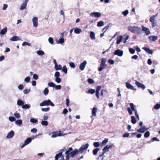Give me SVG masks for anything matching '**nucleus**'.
I'll list each match as a JSON object with an SVG mask.
<instances>
[{
	"instance_id": "680f3d73",
	"label": "nucleus",
	"mask_w": 160,
	"mask_h": 160,
	"mask_svg": "<svg viewBox=\"0 0 160 160\" xmlns=\"http://www.w3.org/2000/svg\"><path fill=\"white\" fill-rule=\"evenodd\" d=\"M60 73L58 72H55L54 74V76L56 78L59 77L60 76Z\"/></svg>"
},
{
	"instance_id": "052dcab7",
	"label": "nucleus",
	"mask_w": 160,
	"mask_h": 160,
	"mask_svg": "<svg viewBox=\"0 0 160 160\" xmlns=\"http://www.w3.org/2000/svg\"><path fill=\"white\" fill-rule=\"evenodd\" d=\"M129 51L132 54H134L135 52V50L132 48H130L129 49Z\"/></svg>"
},
{
	"instance_id": "3c124183",
	"label": "nucleus",
	"mask_w": 160,
	"mask_h": 160,
	"mask_svg": "<svg viewBox=\"0 0 160 160\" xmlns=\"http://www.w3.org/2000/svg\"><path fill=\"white\" fill-rule=\"evenodd\" d=\"M88 93L91 94H93L95 92V90L94 89H90L88 90Z\"/></svg>"
},
{
	"instance_id": "1a4fd4ad",
	"label": "nucleus",
	"mask_w": 160,
	"mask_h": 160,
	"mask_svg": "<svg viewBox=\"0 0 160 160\" xmlns=\"http://www.w3.org/2000/svg\"><path fill=\"white\" fill-rule=\"evenodd\" d=\"M148 128H147L145 126H144L141 127L139 129H138L137 131L138 132L143 133L148 130Z\"/></svg>"
},
{
	"instance_id": "4c0bfd02",
	"label": "nucleus",
	"mask_w": 160,
	"mask_h": 160,
	"mask_svg": "<svg viewBox=\"0 0 160 160\" xmlns=\"http://www.w3.org/2000/svg\"><path fill=\"white\" fill-rule=\"evenodd\" d=\"M99 150V149L98 148H96L95 149H94L93 150V153L94 155H96L97 154Z\"/></svg>"
},
{
	"instance_id": "f03ea898",
	"label": "nucleus",
	"mask_w": 160,
	"mask_h": 160,
	"mask_svg": "<svg viewBox=\"0 0 160 160\" xmlns=\"http://www.w3.org/2000/svg\"><path fill=\"white\" fill-rule=\"evenodd\" d=\"M128 30L136 35L141 34L142 33L141 28L138 26H129L128 27Z\"/></svg>"
},
{
	"instance_id": "bf43d9fd",
	"label": "nucleus",
	"mask_w": 160,
	"mask_h": 160,
	"mask_svg": "<svg viewBox=\"0 0 160 160\" xmlns=\"http://www.w3.org/2000/svg\"><path fill=\"white\" fill-rule=\"evenodd\" d=\"M22 45L23 46H25L26 45H27L28 46H30L31 45V44L29 43H28L27 42H24L22 43Z\"/></svg>"
},
{
	"instance_id": "f704fd0d",
	"label": "nucleus",
	"mask_w": 160,
	"mask_h": 160,
	"mask_svg": "<svg viewBox=\"0 0 160 160\" xmlns=\"http://www.w3.org/2000/svg\"><path fill=\"white\" fill-rule=\"evenodd\" d=\"M27 5V4H26V3L23 2L21 6L20 10H23L24 9L26 8Z\"/></svg>"
},
{
	"instance_id": "393cba45",
	"label": "nucleus",
	"mask_w": 160,
	"mask_h": 160,
	"mask_svg": "<svg viewBox=\"0 0 160 160\" xmlns=\"http://www.w3.org/2000/svg\"><path fill=\"white\" fill-rule=\"evenodd\" d=\"M122 39L123 38L122 36H120L119 37H118L117 38L116 43L118 44H119L122 40Z\"/></svg>"
},
{
	"instance_id": "774afa93",
	"label": "nucleus",
	"mask_w": 160,
	"mask_h": 160,
	"mask_svg": "<svg viewBox=\"0 0 160 160\" xmlns=\"http://www.w3.org/2000/svg\"><path fill=\"white\" fill-rule=\"evenodd\" d=\"M33 78L35 80H37L38 78V76L36 74H33Z\"/></svg>"
},
{
	"instance_id": "72a5a7b5",
	"label": "nucleus",
	"mask_w": 160,
	"mask_h": 160,
	"mask_svg": "<svg viewBox=\"0 0 160 160\" xmlns=\"http://www.w3.org/2000/svg\"><path fill=\"white\" fill-rule=\"evenodd\" d=\"M131 122L132 123L134 124H135L136 122V120L135 117L134 116H132L131 117Z\"/></svg>"
},
{
	"instance_id": "2eb2a0df",
	"label": "nucleus",
	"mask_w": 160,
	"mask_h": 160,
	"mask_svg": "<svg viewBox=\"0 0 160 160\" xmlns=\"http://www.w3.org/2000/svg\"><path fill=\"white\" fill-rule=\"evenodd\" d=\"M110 148V146L107 145L106 146L102 149L103 152L101 155L100 156V157H101L104 155V153L109 151V149Z\"/></svg>"
},
{
	"instance_id": "2f4dec72",
	"label": "nucleus",
	"mask_w": 160,
	"mask_h": 160,
	"mask_svg": "<svg viewBox=\"0 0 160 160\" xmlns=\"http://www.w3.org/2000/svg\"><path fill=\"white\" fill-rule=\"evenodd\" d=\"M55 68L56 70H60L62 69V67L61 65H58V64L55 66Z\"/></svg>"
},
{
	"instance_id": "de8ad7c7",
	"label": "nucleus",
	"mask_w": 160,
	"mask_h": 160,
	"mask_svg": "<svg viewBox=\"0 0 160 160\" xmlns=\"http://www.w3.org/2000/svg\"><path fill=\"white\" fill-rule=\"evenodd\" d=\"M154 108L156 110H158L160 108V104H157L154 107Z\"/></svg>"
},
{
	"instance_id": "f8f14e48",
	"label": "nucleus",
	"mask_w": 160,
	"mask_h": 160,
	"mask_svg": "<svg viewBox=\"0 0 160 160\" xmlns=\"http://www.w3.org/2000/svg\"><path fill=\"white\" fill-rule=\"evenodd\" d=\"M142 30L145 32V34L146 35L148 36L150 34V32L149 29L144 27L143 25L142 26Z\"/></svg>"
},
{
	"instance_id": "cd10ccee",
	"label": "nucleus",
	"mask_w": 160,
	"mask_h": 160,
	"mask_svg": "<svg viewBox=\"0 0 160 160\" xmlns=\"http://www.w3.org/2000/svg\"><path fill=\"white\" fill-rule=\"evenodd\" d=\"M108 141V138H105L102 142L101 144V146H105L107 143Z\"/></svg>"
},
{
	"instance_id": "39448f33",
	"label": "nucleus",
	"mask_w": 160,
	"mask_h": 160,
	"mask_svg": "<svg viewBox=\"0 0 160 160\" xmlns=\"http://www.w3.org/2000/svg\"><path fill=\"white\" fill-rule=\"evenodd\" d=\"M107 59L105 58H103L102 59L101 62L100 64V67L98 68V70L99 71H101L103 69L106 68V65L105 63L106 62Z\"/></svg>"
},
{
	"instance_id": "8fccbe9b",
	"label": "nucleus",
	"mask_w": 160,
	"mask_h": 160,
	"mask_svg": "<svg viewBox=\"0 0 160 160\" xmlns=\"http://www.w3.org/2000/svg\"><path fill=\"white\" fill-rule=\"evenodd\" d=\"M93 145L95 147H98L100 145V143L99 142H95L93 143Z\"/></svg>"
},
{
	"instance_id": "ddd939ff",
	"label": "nucleus",
	"mask_w": 160,
	"mask_h": 160,
	"mask_svg": "<svg viewBox=\"0 0 160 160\" xmlns=\"http://www.w3.org/2000/svg\"><path fill=\"white\" fill-rule=\"evenodd\" d=\"M90 15L92 17L99 18L101 16V14L100 12H96L91 13Z\"/></svg>"
},
{
	"instance_id": "dca6fc26",
	"label": "nucleus",
	"mask_w": 160,
	"mask_h": 160,
	"mask_svg": "<svg viewBox=\"0 0 160 160\" xmlns=\"http://www.w3.org/2000/svg\"><path fill=\"white\" fill-rule=\"evenodd\" d=\"M135 84L138 88H141L143 89L145 88V86L144 84L140 83L139 82L136 80L135 82Z\"/></svg>"
},
{
	"instance_id": "338daca9",
	"label": "nucleus",
	"mask_w": 160,
	"mask_h": 160,
	"mask_svg": "<svg viewBox=\"0 0 160 160\" xmlns=\"http://www.w3.org/2000/svg\"><path fill=\"white\" fill-rule=\"evenodd\" d=\"M155 18L152 16L150 18V22H155Z\"/></svg>"
},
{
	"instance_id": "6e6d98bb",
	"label": "nucleus",
	"mask_w": 160,
	"mask_h": 160,
	"mask_svg": "<svg viewBox=\"0 0 160 160\" xmlns=\"http://www.w3.org/2000/svg\"><path fill=\"white\" fill-rule=\"evenodd\" d=\"M50 108L49 107L45 108H42V112H47L48 111H49Z\"/></svg>"
},
{
	"instance_id": "473e14b6",
	"label": "nucleus",
	"mask_w": 160,
	"mask_h": 160,
	"mask_svg": "<svg viewBox=\"0 0 160 160\" xmlns=\"http://www.w3.org/2000/svg\"><path fill=\"white\" fill-rule=\"evenodd\" d=\"M104 25V22L103 21H101L98 22L97 26L98 27H101L103 26Z\"/></svg>"
},
{
	"instance_id": "0eeeda50",
	"label": "nucleus",
	"mask_w": 160,
	"mask_h": 160,
	"mask_svg": "<svg viewBox=\"0 0 160 160\" xmlns=\"http://www.w3.org/2000/svg\"><path fill=\"white\" fill-rule=\"evenodd\" d=\"M87 64L86 61H84L83 62L81 63L79 66V69L82 71H83Z\"/></svg>"
},
{
	"instance_id": "09e8293b",
	"label": "nucleus",
	"mask_w": 160,
	"mask_h": 160,
	"mask_svg": "<svg viewBox=\"0 0 160 160\" xmlns=\"http://www.w3.org/2000/svg\"><path fill=\"white\" fill-rule=\"evenodd\" d=\"M14 115L17 118H19L21 117L20 115L19 114V113L17 112H15L14 113Z\"/></svg>"
},
{
	"instance_id": "864d4df0",
	"label": "nucleus",
	"mask_w": 160,
	"mask_h": 160,
	"mask_svg": "<svg viewBox=\"0 0 160 160\" xmlns=\"http://www.w3.org/2000/svg\"><path fill=\"white\" fill-rule=\"evenodd\" d=\"M30 121L33 123H36L38 122L37 119L33 118L31 119L30 120Z\"/></svg>"
},
{
	"instance_id": "f257e3e1",
	"label": "nucleus",
	"mask_w": 160,
	"mask_h": 160,
	"mask_svg": "<svg viewBox=\"0 0 160 160\" xmlns=\"http://www.w3.org/2000/svg\"><path fill=\"white\" fill-rule=\"evenodd\" d=\"M72 148H69L65 152V154L66 155V156L65 160H68L70 157L73 158L79 152L77 149H75L73 151H72Z\"/></svg>"
},
{
	"instance_id": "58836bf2",
	"label": "nucleus",
	"mask_w": 160,
	"mask_h": 160,
	"mask_svg": "<svg viewBox=\"0 0 160 160\" xmlns=\"http://www.w3.org/2000/svg\"><path fill=\"white\" fill-rule=\"evenodd\" d=\"M15 123L16 124L20 125L22 123V121L21 119L18 120L15 122Z\"/></svg>"
},
{
	"instance_id": "423d86ee",
	"label": "nucleus",
	"mask_w": 160,
	"mask_h": 160,
	"mask_svg": "<svg viewBox=\"0 0 160 160\" xmlns=\"http://www.w3.org/2000/svg\"><path fill=\"white\" fill-rule=\"evenodd\" d=\"M89 144H86L85 145L82 146L78 150L81 153H82L84 150H86L89 147Z\"/></svg>"
},
{
	"instance_id": "a19ab883",
	"label": "nucleus",
	"mask_w": 160,
	"mask_h": 160,
	"mask_svg": "<svg viewBox=\"0 0 160 160\" xmlns=\"http://www.w3.org/2000/svg\"><path fill=\"white\" fill-rule=\"evenodd\" d=\"M48 85L50 87L54 88L55 84L52 82H50L48 83Z\"/></svg>"
},
{
	"instance_id": "a18cd8bd",
	"label": "nucleus",
	"mask_w": 160,
	"mask_h": 160,
	"mask_svg": "<svg viewBox=\"0 0 160 160\" xmlns=\"http://www.w3.org/2000/svg\"><path fill=\"white\" fill-rule=\"evenodd\" d=\"M48 92L49 91L48 89L47 88H45L43 91L44 95H47L48 93Z\"/></svg>"
},
{
	"instance_id": "5701e85b",
	"label": "nucleus",
	"mask_w": 160,
	"mask_h": 160,
	"mask_svg": "<svg viewBox=\"0 0 160 160\" xmlns=\"http://www.w3.org/2000/svg\"><path fill=\"white\" fill-rule=\"evenodd\" d=\"M74 32L75 33L77 34H78L82 32V30H81V29L79 28H74Z\"/></svg>"
},
{
	"instance_id": "b1692460",
	"label": "nucleus",
	"mask_w": 160,
	"mask_h": 160,
	"mask_svg": "<svg viewBox=\"0 0 160 160\" xmlns=\"http://www.w3.org/2000/svg\"><path fill=\"white\" fill-rule=\"evenodd\" d=\"M97 111V109L95 107H94L93 108L92 110V115H93L94 116H96V113ZM92 116H91L92 118Z\"/></svg>"
},
{
	"instance_id": "bb28decb",
	"label": "nucleus",
	"mask_w": 160,
	"mask_h": 160,
	"mask_svg": "<svg viewBox=\"0 0 160 160\" xmlns=\"http://www.w3.org/2000/svg\"><path fill=\"white\" fill-rule=\"evenodd\" d=\"M90 37L92 40H95L96 39L95 33L93 32H90Z\"/></svg>"
},
{
	"instance_id": "9d476101",
	"label": "nucleus",
	"mask_w": 160,
	"mask_h": 160,
	"mask_svg": "<svg viewBox=\"0 0 160 160\" xmlns=\"http://www.w3.org/2000/svg\"><path fill=\"white\" fill-rule=\"evenodd\" d=\"M32 22L33 25L34 27H37L38 25V19L37 17H33L32 18Z\"/></svg>"
},
{
	"instance_id": "a211bd4d",
	"label": "nucleus",
	"mask_w": 160,
	"mask_h": 160,
	"mask_svg": "<svg viewBox=\"0 0 160 160\" xmlns=\"http://www.w3.org/2000/svg\"><path fill=\"white\" fill-rule=\"evenodd\" d=\"M158 39V37L157 36H150L149 37V40L152 41H155L157 40Z\"/></svg>"
},
{
	"instance_id": "c9c22d12",
	"label": "nucleus",
	"mask_w": 160,
	"mask_h": 160,
	"mask_svg": "<svg viewBox=\"0 0 160 160\" xmlns=\"http://www.w3.org/2000/svg\"><path fill=\"white\" fill-rule=\"evenodd\" d=\"M124 37H125V38L122 40L123 42L124 43H125L127 40L128 39L129 36L128 35H124Z\"/></svg>"
},
{
	"instance_id": "4468645a",
	"label": "nucleus",
	"mask_w": 160,
	"mask_h": 160,
	"mask_svg": "<svg viewBox=\"0 0 160 160\" xmlns=\"http://www.w3.org/2000/svg\"><path fill=\"white\" fill-rule=\"evenodd\" d=\"M126 86L127 88L133 90H136V89L131 84L128 82H126Z\"/></svg>"
},
{
	"instance_id": "a878e982",
	"label": "nucleus",
	"mask_w": 160,
	"mask_h": 160,
	"mask_svg": "<svg viewBox=\"0 0 160 160\" xmlns=\"http://www.w3.org/2000/svg\"><path fill=\"white\" fill-rule=\"evenodd\" d=\"M32 141V139L30 138H28L27 139L24 141V143L25 145H28Z\"/></svg>"
},
{
	"instance_id": "5fc2aeb1",
	"label": "nucleus",
	"mask_w": 160,
	"mask_h": 160,
	"mask_svg": "<svg viewBox=\"0 0 160 160\" xmlns=\"http://www.w3.org/2000/svg\"><path fill=\"white\" fill-rule=\"evenodd\" d=\"M30 91V89H25L23 90V92L25 94H27L29 93Z\"/></svg>"
},
{
	"instance_id": "6ab92c4d",
	"label": "nucleus",
	"mask_w": 160,
	"mask_h": 160,
	"mask_svg": "<svg viewBox=\"0 0 160 160\" xmlns=\"http://www.w3.org/2000/svg\"><path fill=\"white\" fill-rule=\"evenodd\" d=\"M142 49L148 53L152 54L153 53L152 51L149 48L146 47H143Z\"/></svg>"
},
{
	"instance_id": "aec40b11",
	"label": "nucleus",
	"mask_w": 160,
	"mask_h": 160,
	"mask_svg": "<svg viewBox=\"0 0 160 160\" xmlns=\"http://www.w3.org/2000/svg\"><path fill=\"white\" fill-rule=\"evenodd\" d=\"M10 40L12 41H16L18 40H20V39L17 36H14L12 37Z\"/></svg>"
},
{
	"instance_id": "c756f323",
	"label": "nucleus",
	"mask_w": 160,
	"mask_h": 160,
	"mask_svg": "<svg viewBox=\"0 0 160 160\" xmlns=\"http://www.w3.org/2000/svg\"><path fill=\"white\" fill-rule=\"evenodd\" d=\"M37 53L39 56H43L44 54V52L42 50H39L37 51Z\"/></svg>"
},
{
	"instance_id": "603ef678",
	"label": "nucleus",
	"mask_w": 160,
	"mask_h": 160,
	"mask_svg": "<svg viewBox=\"0 0 160 160\" xmlns=\"http://www.w3.org/2000/svg\"><path fill=\"white\" fill-rule=\"evenodd\" d=\"M48 41L49 42L52 44L53 43V38L51 37H49L48 39Z\"/></svg>"
},
{
	"instance_id": "69168bd1",
	"label": "nucleus",
	"mask_w": 160,
	"mask_h": 160,
	"mask_svg": "<svg viewBox=\"0 0 160 160\" xmlns=\"http://www.w3.org/2000/svg\"><path fill=\"white\" fill-rule=\"evenodd\" d=\"M18 89L20 90H22L23 89V86L22 84H20L18 86Z\"/></svg>"
},
{
	"instance_id": "9b49d317",
	"label": "nucleus",
	"mask_w": 160,
	"mask_h": 160,
	"mask_svg": "<svg viewBox=\"0 0 160 160\" xmlns=\"http://www.w3.org/2000/svg\"><path fill=\"white\" fill-rule=\"evenodd\" d=\"M114 54L119 57H121L123 54V51L120 49H118L115 51Z\"/></svg>"
},
{
	"instance_id": "4be33fe9",
	"label": "nucleus",
	"mask_w": 160,
	"mask_h": 160,
	"mask_svg": "<svg viewBox=\"0 0 160 160\" xmlns=\"http://www.w3.org/2000/svg\"><path fill=\"white\" fill-rule=\"evenodd\" d=\"M64 42V40L63 38L60 37V39L59 40L56 41V43L57 44H62Z\"/></svg>"
},
{
	"instance_id": "7c9ffc66",
	"label": "nucleus",
	"mask_w": 160,
	"mask_h": 160,
	"mask_svg": "<svg viewBox=\"0 0 160 160\" xmlns=\"http://www.w3.org/2000/svg\"><path fill=\"white\" fill-rule=\"evenodd\" d=\"M7 29L6 28H5L3 29L0 32V34L1 35H4L7 32Z\"/></svg>"
},
{
	"instance_id": "ea45409f",
	"label": "nucleus",
	"mask_w": 160,
	"mask_h": 160,
	"mask_svg": "<svg viewBox=\"0 0 160 160\" xmlns=\"http://www.w3.org/2000/svg\"><path fill=\"white\" fill-rule=\"evenodd\" d=\"M41 124L43 126H47L48 124V122L46 121H43L41 122Z\"/></svg>"
},
{
	"instance_id": "c03bdc74",
	"label": "nucleus",
	"mask_w": 160,
	"mask_h": 160,
	"mask_svg": "<svg viewBox=\"0 0 160 160\" xmlns=\"http://www.w3.org/2000/svg\"><path fill=\"white\" fill-rule=\"evenodd\" d=\"M9 120L11 122H13L16 120L15 118L14 117H9L8 118Z\"/></svg>"
},
{
	"instance_id": "f3484780",
	"label": "nucleus",
	"mask_w": 160,
	"mask_h": 160,
	"mask_svg": "<svg viewBox=\"0 0 160 160\" xmlns=\"http://www.w3.org/2000/svg\"><path fill=\"white\" fill-rule=\"evenodd\" d=\"M14 134L13 131H10L6 137L8 138H12Z\"/></svg>"
},
{
	"instance_id": "7ed1b4c3",
	"label": "nucleus",
	"mask_w": 160,
	"mask_h": 160,
	"mask_svg": "<svg viewBox=\"0 0 160 160\" xmlns=\"http://www.w3.org/2000/svg\"><path fill=\"white\" fill-rule=\"evenodd\" d=\"M40 107H42L45 106H50L52 107H54V104L49 99L47 100H45L42 102L39 105Z\"/></svg>"
},
{
	"instance_id": "412c9836",
	"label": "nucleus",
	"mask_w": 160,
	"mask_h": 160,
	"mask_svg": "<svg viewBox=\"0 0 160 160\" xmlns=\"http://www.w3.org/2000/svg\"><path fill=\"white\" fill-rule=\"evenodd\" d=\"M62 135L60 133H58L57 132H55L52 133V134L51 136L52 138H55L58 136H61Z\"/></svg>"
},
{
	"instance_id": "4d7b16f0",
	"label": "nucleus",
	"mask_w": 160,
	"mask_h": 160,
	"mask_svg": "<svg viewBox=\"0 0 160 160\" xmlns=\"http://www.w3.org/2000/svg\"><path fill=\"white\" fill-rule=\"evenodd\" d=\"M55 81L58 83H60L61 82V79L59 77L55 78Z\"/></svg>"
},
{
	"instance_id": "20e7f679",
	"label": "nucleus",
	"mask_w": 160,
	"mask_h": 160,
	"mask_svg": "<svg viewBox=\"0 0 160 160\" xmlns=\"http://www.w3.org/2000/svg\"><path fill=\"white\" fill-rule=\"evenodd\" d=\"M130 106L131 107V109L128 107L127 108L128 111L130 115H131L132 114V111L134 112L135 113H136V112H137V111L136 109V106L133 103H130Z\"/></svg>"
},
{
	"instance_id": "6e6552de",
	"label": "nucleus",
	"mask_w": 160,
	"mask_h": 160,
	"mask_svg": "<svg viewBox=\"0 0 160 160\" xmlns=\"http://www.w3.org/2000/svg\"><path fill=\"white\" fill-rule=\"evenodd\" d=\"M62 152H61L57 154L55 157V160H58V158H61V159L60 160H64V156L62 155Z\"/></svg>"
},
{
	"instance_id": "e433bc0d",
	"label": "nucleus",
	"mask_w": 160,
	"mask_h": 160,
	"mask_svg": "<svg viewBox=\"0 0 160 160\" xmlns=\"http://www.w3.org/2000/svg\"><path fill=\"white\" fill-rule=\"evenodd\" d=\"M30 108V106L28 104L23 105L22 106V108L24 109H28Z\"/></svg>"
},
{
	"instance_id": "13d9d810",
	"label": "nucleus",
	"mask_w": 160,
	"mask_h": 160,
	"mask_svg": "<svg viewBox=\"0 0 160 160\" xmlns=\"http://www.w3.org/2000/svg\"><path fill=\"white\" fill-rule=\"evenodd\" d=\"M88 82L90 84H92L94 82V81L92 79L89 78L88 80Z\"/></svg>"
},
{
	"instance_id": "0e129e2a",
	"label": "nucleus",
	"mask_w": 160,
	"mask_h": 160,
	"mask_svg": "<svg viewBox=\"0 0 160 160\" xmlns=\"http://www.w3.org/2000/svg\"><path fill=\"white\" fill-rule=\"evenodd\" d=\"M128 13V10H126L122 12V14L124 16H126Z\"/></svg>"
},
{
	"instance_id": "49530a36",
	"label": "nucleus",
	"mask_w": 160,
	"mask_h": 160,
	"mask_svg": "<svg viewBox=\"0 0 160 160\" xmlns=\"http://www.w3.org/2000/svg\"><path fill=\"white\" fill-rule=\"evenodd\" d=\"M150 132L149 131H147L145 132L144 134V136L145 138H147L149 137L150 136Z\"/></svg>"
},
{
	"instance_id": "79ce46f5",
	"label": "nucleus",
	"mask_w": 160,
	"mask_h": 160,
	"mask_svg": "<svg viewBox=\"0 0 160 160\" xmlns=\"http://www.w3.org/2000/svg\"><path fill=\"white\" fill-rule=\"evenodd\" d=\"M62 71L64 72L65 74H67V69L66 66H64L62 67Z\"/></svg>"
},
{
	"instance_id": "37998d69",
	"label": "nucleus",
	"mask_w": 160,
	"mask_h": 160,
	"mask_svg": "<svg viewBox=\"0 0 160 160\" xmlns=\"http://www.w3.org/2000/svg\"><path fill=\"white\" fill-rule=\"evenodd\" d=\"M62 86L60 85H56L54 87V88L56 90H59L61 88Z\"/></svg>"
},
{
	"instance_id": "c85d7f7f",
	"label": "nucleus",
	"mask_w": 160,
	"mask_h": 160,
	"mask_svg": "<svg viewBox=\"0 0 160 160\" xmlns=\"http://www.w3.org/2000/svg\"><path fill=\"white\" fill-rule=\"evenodd\" d=\"M24 104V102L21 100L19 99L17 101V104L19 106H22Z\"/></svg>"
},
{
	"instance_id": "e2e57ef3",
	"label": "nucleus",
	"mask_w": 160,
	"mask_h": 160,
	"mask_svg": "<svg viewBox=\"0 0 160 160\" xmlns=\"http://www.w3.org/2000/svg\"><path fill=\"white\" fill-rule=\"evenodd\" d=\"M30 79V77H27L25 78L24 81V82H29Z\"/></svg>"
}]
</instances>
